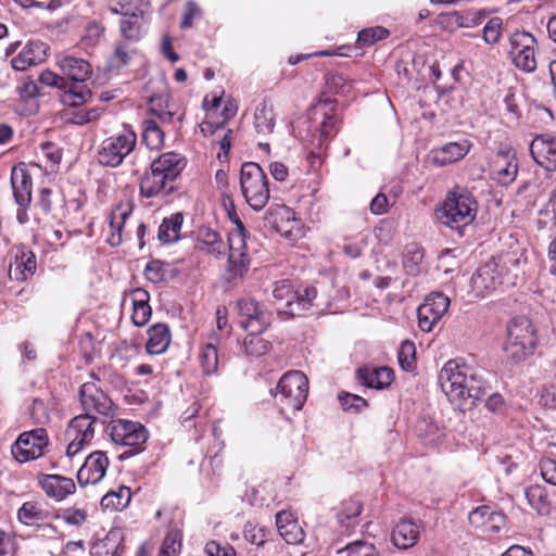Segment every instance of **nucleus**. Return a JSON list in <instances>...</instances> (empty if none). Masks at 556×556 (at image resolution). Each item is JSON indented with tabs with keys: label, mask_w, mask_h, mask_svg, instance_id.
Here are the masks:
<instances>
[{
	"label": "nucleus",
	"mask_w": 556,
	"mask_h": 556,
	"mask_svg": "<svg viewBox=\"0 0 556 556\" xmlns=\"http://www.w3.org/2000/svg\"><path fill=\"white\" fill-rule=\"evenodd\" d=\"M485 371L456 358L445 363L439 372V382L448 400L460 409L471 408L491 390Z\"/></svg>",
	"instance_id": "nucleus-1"
},
{
	"label": "nucleus",
	"mask_w": 556,
	"mask_h": 556,
	"mask_svg": "<svg viewBox=\"0 0 556 556\" xmlns=\"http://www.w3.org/2000/svg\"><path fill=\"white\" fill-rule=\"evenodd\" d=\"M185 166V157L180 154L174 152L161 154L151 163L150 172L142 176L140 194L146 198H153L161 192L172 193L175 190L173 182L181 174Z\"/></svg>",
	"instance_id": "nucleus-2"
},
{
	"label": "nucleus",
	"mask_w": 556,
	"mask_h": 556,
	"mask_svg": "<svg viewBox=\"0 0 556 556\" xmlns=\"http://www.w3.org/2000/svg\"><path fill=\"white\" fill-rule=\"evenodd\" d=\"M58 64L63 75L70 79L68 90L63 93L62 102L68 106L85 103L91 97V91L83 83L90 78L91 65L86 60L70 54L60 56Z\"/></svg>",
	"instance_id": "nucleus-3"
},
{
	"label": "nucleus",
	"mask_w": 556,
	"mask_h": 556,
	"mask_svg": "<svg viewBox=\"0 0 556 556\" xmlns=\"http://www.w3.org/2000/svg\"><path fill=\"white\" fill-rule=\"evenodd\" d=\"M477 210L478 203L473 195L459 189L447 194L442 206L437 210V217L443 225L463 235L462 229L473 222Z\"/></svg>",
	"instance_id": "nucleus-4"
},
{
	"label": "nucleus",
	"mask_w": 556,
	"mask_h": 556,
	"mask_svg": "<svg viewBox=\"0 0 556 556\" xmlns=\"http://www.w3.org/2000/svg\"><path fill=\"white\" fill-rule=\"evenodd\" d=\"M308 394V379L299 371L291 370L286 372L277 383L271 395L281 414L295 413L300 410Z\"/></svg>",
	"instance_id": "nucleus-5"
},
{
	"label": "nucleus",
	"mask_w": 556,
	"mask_h": 556,
	"mask_svg": "<svg viewBox=\"0 0 556 556\" xmlns=\"http://www.w3.org/2000/svg\"><path fill=\"white\" fill-rule=\"evenodd\" d=\"M536 331L526 316H516L507 325V340L504 346L506 356L514 363L525 361L532 355L536 346Z\"/></svg>",
	"instance_id": "nucleus-6"
},
{
	"label": "nucleus",
	"mask_w": 556,
	"mask_h": 556,
	"mask_svg": "<svg viewBox=\"0 0 556 556\" xmlns=\"http://www.w3.org/2000/svg\"><path fill=\"white\" fill-rule=\"evenodd\" d=\"M240 187L248 204L254 211H261L269 200L268 179L263 168L254 162L242 164Z\"/></svg>",
	"instance_id": "nucleus-7"
},
{
	"label": "nucleus",
	"mask_w": 556,
	"mask_h": 556,
	"mask_svg": "<svg viewBox=\"0 0 556 556\" xmlns=\"http://www.w3.org/2000/svg\"><path fill=\"white\" fill-rule=\"evenodd\" d=\"M109 433L115 444L130 447L118 456L119 459L134 456L148 440V431L141 424L125 419L113 420Z\"/></svg>",
	"instance_id": "nucleus-8"
},
{
	"label": "nucleus",
	"mask_w": 556,
	"mask_h": 556,
	"mask_svg": "<svg viewBox=\"0 0 556 556\" xmlns=\"http://www.w3.org/2000/svg\"><path fill=\"white\" fill-rule=\"evenodd\" d=\"M137 136L134 131L118 134L104 139L98 150V162L102 166L117 167L135 149Z\"/></svg>",
	"instance_id": "nucleus-9"
},
{
	"label": "nucleus",
	"mask_w": 556,
	"mask_h": 556,
	"mask_svg": "<svg viewBox=\"0 0 556 556\" xmlns=\"http://www.w3.org/2000/svg\"><path fill=\"white\" fill-rule=\"evenodd\" d=\"M510 46L509 54L515 66L526 73H532L536 68L535 50L538 41L535 37L525 30H515L508 37Z\"/></svg>",
	"instance_id": "nucleus-10"
},
{
	"label": "nucleus",
	"mask_w": 556,
	"mask_h": 556,
	"mask_svg": "<svg viewBox=\"0 0 556 556\" xmlns=\"http://www.w3.org/2000/svg\"><path fill=\"white\" fill-rule=\"evenodd\" d=\"M239 325L251 334H261L270 325V313L254 299H240L237 302Z\"/></svg>",
	"instance_id": "nucleus-11"
},
{
	"label": "nucleus",
	"mask_w": 556,
	"mask_h": 556,
	"mask_svg": "<svg viewBox=\"0 0 556 556\" xmlns=\"http://www.w3.org/2000/svg\"><path fill=\"white\" fill-rule=\"evenodd\" d=\"M97 418L89 414H81L74 417L65 431V438L68 441L66 454L75 456L85 444H88L93 435V424Z\"/></svg>",
	"instance_id": "nucleus-12"
},
{
	"label": "nucleus",
	"mask_w": 556,
	"mask_h": 556,
	"mask_svg": "<svg viewBox=\"0 0 556 556\" xmlns=\"http://www.w3.org/2000/svg\"><path fill=\"white\" fill-rule=\"evenodd\" d=\"M450 299L441 292H434L425 299L418 307V326L425 332H430L434 325L446 314Z\"/></svg>",
	"instance_id": "nucleus-13"
},
{
	"label": "nucleus",
	"mask_w": 556,
	"mask_h": 556,
	"mask_svg": "<svg viewBox=\"0 0 556 556\" xmlns=\"http://www.w3.org/2000/svg\"><path fill=\"white\" fill-rule=\"evenodd\" d=\"M79 400L85 414L97 413L104 417H112L114 414L113 402L94 381L83 383L79 390Z\"/></svg>",
	"instance_id": "nucleus-14"
},
{
	"label": "nucleus",
	"mask_w": 556,
	"mask_h": 556,
	"mask_svg": "<svg viewBox=\"0 0 556 556\" xmlns=\"http://www.w3.org/2000/svg\"><path fill=\"white\" fill-rule=\"evenodd\" d=\"M472 280L476 288L486 291H493L500 287L514 286V276L505 274L495 257L481 265Z\"/></svg>",
	"instance_id": "nucleus-15"
},
{
	"label": "nucleus",
	"mask_w": 556,
	"mask_h": 556,
	"mask_svg": "<svg viewBox=\"0 0 556 556\" xmlns=\"http://www.w3.org/2000/svg\"><path fill=\"white\" fill-rule=\"evenodd\" d=\"M420 538V525L412 518L402 517L396 521L390 534V541L399 549L414 547Z\"/></svg>",
	"instance_id": "nucleus-16"
},
{
	"label": "nucleus",
	"mask_w": 556,
	"mask_h": 556,
	"mask_svg": "<svg viewBox=\"0 0 556 556\" xmlns=\"http://www.w3.org/2000/svg\"><path fill=\"white\" fill-rule=\"evenodd\" d=\"M530 152L535 163L548 172L556 170V138L549 135L536 136Z\"/></svg>",
	"instance_id": "nucleus-17"
},
{
	"label": "nucleus",
	"mask_w": 556,
	"mask_h": 556,
	"mask_svg": "<svg viewBox=\"0 0 556 556\" xmlns=\"http://www.w3.org/2000/svg\"><path fill=\"white\" fill-rule=\"evenodd\" d=\"M11 186L16 204L25 212L31 203V176L24 164L14 166L11 172Z\"/></svg>",
	"instance_id": "nucleus-18"
},
{
	"label": "nucleus",
	"mask_w": 556,
	"mask_h": 556,
	"mask_svg": "<svg viewBox=\"0 0 556 556\" xmlns=\"http://www.w3.org/2000/svg\"><path fill=\"white\" fill-rule=\"evenodd\" d=\"M36 268L35 253L25 247H18L14 256V263L9 268V277L11 280L25 281L36 273Z\"/></svg>",
	"instance_id": "nucleus-19"
},
{
	"label": "nucleus",
	"mask_w": 556,
	"mask_h": 556,
	"mask_svg": "<svg viewBox=\"0 0 556 556\" xmlns=\"http://www.w3.org/2000/svg\"><path fill=\"white\" fill-rule=\"evenodd\" d=\"M470 149L467 140L462 142H448L440 148H435L430 152V160L434 165L445 166L447 164L462 160Z\"/></svg>",
	"instance_id": "nucleus-20"
},
{
	"label": "nucleus",
	"mask_w": 556,
	"mask_h": 556,
	"mask_svg": "<svg viewBox=\"0 0 556 556\" xmlns=\"http://www.w3.org/2000/svg\"><path fill=\"white\" fill-rule=\"evenodd\" d=\"M109 466V459L102 452L91 453L87 458L83 467L78 471V479L83 483L85 478V484H94L99 482Z\"/></svg>",
	"instance_id": "nucleus-21"
},
{
	"label": "nucleus",
	"mask_w": 556,
	"mask_h": 556,
	"mask_svg": "<svg viewBox=\"0 0 556 556\" xmlns=\"http://www.w3.org/2000/svg\"><path fill=\"white\" fill-rule=\"evenodd\" d=\"M468 519L471 526L484 532H498L504 523V515L493 511L489 506L477 507Z\"/></svg>",
	"instance_id": "nucleus-22"
},
{
	"label": "nucleus",
	"mask_w": 556,
	"mask_h": 556,
	"mask_svg": "<svg viewBox=\"0 0 556 556\" xmlns=\"http://www.w3.org/2000/svg\"><path fill=\"white\" fill-rule=\"evenodd\" d=\"M274 305L278 314L295 316L299 309L295 308L296 291L287 280L277 282L273 290Z\"/></svg>",
	"instance_id": "nucleus-23"
},
{
	"label": "nucleus",
	"mask_w": 556,
	"mask_h": 556,
	"mask_svg": "<svg viewBox=\"0 0 556 556\" xmlns=\"http://www.w3.org/2000/svg\"><path fill=\"white\" fill-rule=\"evenodd\" d=\"M356 377L362 384L382 390L391 384L394 372L391 368L384 366L377 368L362 367L357 369Z\"/></svg>",
	"instance_id": "nucleus-24"
},
{
	"label": "nucleus",
	"mask_w": 556,
	"mask_h": 556,
	"mask_svg": "<svg viewBox=\"0 0 556 556\" xmlns=\"http://www.w3.org/2000/svg\"><path fill=\"white\" fill-rule=\"evenodd\" d=\"M146 351L151 355H160L166 352L172 340L168 325L157 323L152 325L148 331Z\"/></svg>",
	"instance_id": "nucleus-25"
},
{
	"label": "nucleus",
	"mask_w": 556,
	"mask_h": 556,
	"mask_svg": "<svg viewBox=\"0 0 556 556\" xmlns=\"http://www.w3.org/2000/svg\"><path fill=\"white\" fill-rule=\"evenodd\" d=\"M132 314L131 323L136 327H143L148 324L152 315V308L149 305L150 294L142 288L131 290Z\"/></svg>",
	"instance_id": "nucleus-26"
},
{
	"label": "nucleus",
	"mask_w": 556,
	"mask_h": 556,
	"mask_svg": "<svg viewBox=\"0 0 556 556\" xmlns=\"http://www.w3.org/2000/svg\"><path fill=\"white\" fill-rule=\"evenodd\" d=\"M495 260L505 274H510L514 276L515 286L518 275L521 271V266L527 263V257L525 256L523 250L519 247L510 248L509 251L502 252L498 256L495 257Z\"/></svg>",
	"instance_id": "nucleus-27"
},
{
	"label": "nucleus",
	"mask_w": 556,
	"mask_h": 556,
	"mask_svg": "<svg viewBox=\"0 0 556 556\" xmlns=\"http://www.w3.org/2000/svg\"><path fill=\"white\" fill-rule=\"evenodd\" d=\"M198 244L201 251H205L215 257L224 255L226 245L218 232L211 228H202L198 232Z\"/></svg>",
	"instance_id": "nucleus-28"
},
{
	"label": "nucleus",
	"mask_w": 556,
	"mask_h": 556,
	"mask_svg": "<svg viewBox=\"0 0 556 556\" xmlns=\"http://www.w3.org/2000/svg\"><path fill=\"white\" fill-rule=\"evenodd\" d=\"M119 30L124 39L139 41L143 34V13L141 10L122 17Z\"/></svg>",
	"instance_id": "nucleus-29"
},
{
	"label": "nucleus",
	"mask_w": 556,
	"mask_h": 556,
	"mask_svg": "<svg viewBox=\"0 0 556 556\" xmlns=\"http://www.w3.org/2000/svg\"><path fill=\"white\" fill-rule=\"evenodd\" d=\"M336 132V119L333 118V116L325 114V118L323 124L320 125L319 135L317 138L318 142L317 144H315V141H313L315 148L312 149L308 154V159L311 160L312 166H315L316 160L320 163L323 156V146L325 142L329 141L334 136Z\"/></svg>",
	"instance_id": "nucleus-30"
},
{
	"label": "nucleus",
	"mask_w": 556,
	"mask_h": 556,
	"mask_svg": "<svg viewBox=\"0 0 556 556\" xmlns=\"http://www.w3.org/2000/svg\"><path fill=\"white\" fill-rule=\"evenodd\" d=\"M493 178L502 186H508L515 181L518 174V163L509 160L507 155L500 156L493 167Z\"/></svg>",
	"instance_id": "nucleus-31"
},
{
	"label": "nucleus",
	"mask_w": 556,
	"mask_h": 556,
	"mask_svg": "<svg viewBox=\"0 0 556 556\" xmlns=\"http://www.w3.org/2000/svg\"><path fill=\"white\" fill-rule=\"evenodd\" d=\"M182 223L184 215L180 212L175 213L169 217H165L159 227V240L165 244L178 241Z\"/></svg>",
	"instance_id": "nucleus-32"
},
{
	"label": "nucleus",
	"mask_w": 556,
	"mask_h": 556,
	"mask_svg": "<svg viewBox=\"0 0 556 556\" xmlns=\"http://www.w3.org/2000/svg\"><path fill=\"white\" fill-rule=\"evenodd\" d=\"M488 11L484 9L477 11H467L465 13L453 11L445 14L450 24L457 27H475L480 25L486 17Z\"/></svg>",
	"instance_id": "nucleus-33"
},
{
	"label": "nucleus",
	"mask_w": 556,
	"mask_h": 556,
	"mask_svg": "<svg viewBox=\"0 0 556 556\" xmlns=\"http://www.w3.org/2000/svg\"><path fill=\"white\" fill-rule=\"evenodd\" d=\"M131 489H111L101 500V507L111 511L125 509L131 500Z\"/></svg>",
	"instance_id": "nucleus-34"
},
{
	"label": "nucleus",
	"mask_w": 556,
	"mask_h": 556,
	"mask_svg": "<svg viewBox=\"0 0 556 556\" xmlns=\"http://www.w3.org/2000/svg\"><path fill=\"white\" fill-rule=\"evenodd\" d=\"M254 125L258 134L269 135L275 127V114L273 105L266 101L261 102L254 114Z\"/></svg>",
	"instance_id": "nucleus-35"
},
{
	"label": "nucleus",
	"mask_w": 556,
	"mask_h": 556,
	"mask_svg": "<svg viewBox=\"0 0 556 556\" xmlns=\"http://www.w3.org/2000/svg\"><path fill=\"white\" fill-rule=\"evenodd\" d=\"M229 248V273L231 274V278L242 277L249 268L250 260L244 252L247 244L244 247H240L236 249L235 247Z\"/></svg>",
	"instance_id": "nucleus-36"
},
{
	"label": "nucleus",
	"mask_w": 556,
	"mask_h": 556,
	"mask_svg": "<svg viewBox=\"0 0 556 556\" xmlns=\"http://www.w3.org/2000/svg\"><path fill=\"white\" fill-rule=\"evenodd\" d=\"M363 510V503L357 498H350L344 501L341 506V510L338 514L339 522L345 526L348 530L357 525L356 518Z\"/></svg>",
	"instance_id": "nucleus-37"
},
{
	"label": "nucleus",
	"mask_w": 556,
	"mask_h": 556,
	"mask_svg": "<svg viewBox=\"0 0 556 556\" xmlns=\"http://www.w3.org/2000/svg\"><path fill=\"white\" fill-rule=\"evenodd\" d=\"M525 495L529 504L540 514L546 515L552 506V497L547 489H525Z\"/></svg>",
	"instance_id": "nucleus-38"
},
{
	"label": "nucleus",
	"mask_w": 556,
	"mask_h": 556,
	"mask_svg": "<svg viewBox=\"0 0 556 556\" xmlns=\"http://www.w3.org/2000/svg\"><path fill=\"white\" fill-rule=\"evenodd\" d=\"M337 553L344 556H381L375 544L365 540L349 542Z\"/></svg>",
	"instance_id": "nucleus-39"
},
{
	"label": "nucleus",
	"mask_w": 556,
	"mask_h": 556,
	"mask_svg": "<svg viewBox=\"0 0 556 556\" xmlns=\"http://www.w3.org/2000/svg\"><path fill=\"white\" fill-rule=\"evenodd\" d=\"M27 437H29V434H20L11 446L12 456L20 464L39 457V450H30L27 446Z\"/></svg>",
	"instance_id": "nucleus-40"
},
{
	"label": "nucleus",
	"mask_w": 556,
	"mask_h": 556,
	"mask_svg": "<svg viewBox=\"0 0 556 556\" xmlns=\"http://www.w3.org/2000/svg\"><path fill=\"white\" fill-rule=\"evenodd\" d=\"M169 267V263L160 260H151L144 268V276L153 283L163 282L167 280L168 277H173L172 274L168 275Z\"/></svg>",
	"instance_id": "nucleus-41"
},
{
	"label": "nucleus",
	"mask_w": 556,
	"mask_h": 556,
	"mask_svg": "<svg viewBox=\"0 0 556 556\" xmlns=\"http://www.w3.org/2000/svg\"><path fill=\"white\" fill-rule=\"evenodd\" d=\"M424 252L417 244H409L405 249L403 267L408 275L415 276L419 273V265L422 262Z\"/></svg>",
	"instance_id": "nucleus-42"
},
{
	"label": "nucleus",
	"mask_w": 556,
	"mask_h": 556,
	"mask_svg": "<svg viewBox=\"0 0 556 556\" xmlns=\"http://www.w3.org/2000/svg\"><path fill=\"white\" fill-rule=\"evenodd\" d=\"M164 132L155 121L149 119L143 123L142 141L150 149H157L162 146Z\"/></svg>",
	"instance_id": "nucleus-43"
},
{
	"label": "nucleus",
	"mask_w": 556,
	"mask_h": 556,
	"mask_svg": "<svg viewBox=\"0 0 556 556\" xmlns=\"http://www.w3.org/2000/svg\"><path fill=\"white\" fill-rule=\"evenodd\" d=\"M118 211L119 210L113 212L111 215V219H110L111 235L108 238V243L111 247H117L122 243L123 224L125 223L126 218L130 214V210L123 211V212H118Z\"/></svg>",
	"instance_id": "nucleus-44"
},
{
	"label": "nucleus",
	"mask_w": 556,
	"mask_h": 556,
	"mask_svg": "<svg viewBox=\"0 0 556 556\" xmlns=\"http://www.w3.org/2000/svg\"><path fill=\"white\" fill-rule=\"evenodd\" d=\"M202 370L205 375L216 372L218 365V352L214 343L210 342L204 345L200 354Z\"/></svg>",
	"instance_id": "nucleus-45"
},
{
	"label": "nucleus",
	"mask_w": 556,
	"mask_h": 556,
	"mask_svg": "<svg viewBox=\"0 0 556 556\" xmlns=\"http://www.w3.org/2000/svg\"><path fill=\"white\" fill-rule=\"evenodd\" d=\"M389 30L382 26L364 28L358 33L357 43L361 47H367L389 36Z\"/></svg>",
	"instance_id": "nucleus-46"
},
{
	"label": "nucleus",
	"mask_w": 556,
	"mask_h": 556,
	"mask_svg": "<svg viewBox=\"0 0 556 556\" xmlns=\"http://www.w3.org/2000/svg\"><path fill=\"white\" fill-rule=\"evenodd\" d=\"M258 336L260 334L249 333V336L244 339L243 345L247 354L258 357L269 351L271 346L270 342L260 338Z\"/></svg>",
	"instance_id": "nucleus-47"
},
{
	"label": "nucleus",
	"mask_w": 556,
	"mask_h": 556,
	"mask_svg": "<svg viewBox=\"0 0 556 556\" xmlns=\"http://www.w3.org/2000/svg\"><path fill=\"white\" fill-rule=\"evenodd\" d=\"M415 354H416V348L414 342L412 341H404L399 350L397 358L399 364L404 370H412L415 367Z\"/></svg>",
	"instance_id": "nucleus-48"
},
{
	"label": "nucleus",
	"mask_w": 556,
	"mask_h": 556,
	"mask_svg": "<svg viewBox=\"0 0 556 556\" xmlns=\"http://www.w3.org/2000/svg\"><path fill=\"white\" fill-rule=\"evenodd\" d=\"M229 216L236 228L228 236V245L239 249L245 245L247 229L236 213L229 214Z\"/></svg>",
	"instance_id": "nucleus-49"
},
{
	"label": "nucleus",
	"mask_w": 556,
	"mask_h": 556,
	"mask_svg": "<svg viewBox=\"0 0 556 556\" xmlns=\"http://www.w3.org/2000/svg\"><path fill=\"white\" fill-rule=\"evenodd\" d=\"M503 30V21L501 17H492L483 27V39L489 45L498 42Z\"/></svg>",
	"instance_id": "nucleus-50"
},
{
	"label": "nucleus",
	"mask_w": 556,
	"mask_h": 556,
	"mask_svg": "<svg viewBox=\"0 0 556 556\" xmlns=\"http://www.w3.org/2000/svg\"><path fill=\"white\" fill-rule=\"evenodd\" d=\"M22 434H29L27 437V446L30 450H39V456L42 450L48 445V434L45 428H37L30 431H25Z\"/></svg>",
	"instance_id": "nucleus-51"
},
{
	"label": "nucleus",
	"mask_w": 556,
	"mask_h": 556,
	"mask_svg": "<svg viewBox=\"0 0 556 556\" xmlns=\"http://www.w3.org/2000/svg\"><path fill=\"white\" fill-rule=\"evenodd\" d=\"M278 532L288 544H299L304 539V531L298 520L291 521L287 527L278 529Z\"/></svg>",
	"instance_id": "nucleus-52"
},
{
	"label": "nucleus",
	"mask_w": 556,
	"mask_h": 556,
	"mask_svg": "<svg viewBox=\"0 0 556 556\" xmlns=\"http://www.w3.org/2000/svg\"><path fill=\"white\" fill-rule=\"evenodd\" d=\"M416 432L419 437L428 439L429 442H434L441 437L439 426L427 418L418 420L416 425Z\"/></svg>",
	"instance_id": "nucleus-53"
},
{
	"label": "nucleus",
	"mask_w": 556,
	"mask_h": 556,
	"mask_svg": "<svg viewBox=\"0 0 556 556\" xmlns=\"http://www.w3.org/2000/svg\"><path fill=\"white\" fill-rule=\"evenodd\" d=\"M47 46L41 41H30L22 50L23 54L27 55V60L34 65L41 63L46 58Z\"/></svg>",
	"instance_id": "nucleus-54"
},
{
	"label": "nucleus",
	"mask_w": 556,
	"mask_h": 556,
	"mask_svg": "<svg viewBox=\"0 0 556 556\" xmlns=\"http://www.w3.org/2000/svg\"><path fill=\"white\" fill-rule=\"evenodd\" d=\"M339 401L344 410H352L355 413L361 412L367 406V402L364 397L352 393H341L339 395Z\"/></svg>",
	"instance_id": "nucleus-55"
},
{
	"label": "nucleus",
	"mask_w": 556,
	"mask_h": 556,
	"mask_svg": "<svg viewBox=\"0 0 556 556\" xmlns=\"http://www.w3.org/2000/svg\"><path fill=\"white\" fill-rule=\"evenodd\" d=\"M180 549V535L176 531L167 533L165 536L159 556H176Z\"/></svg>",
	"instance_id": "nucleus-56"
},
{
	"label": "nucleus",
	"mask_w": 556,
	"mask_h": 556,
	"mask_svg": "<svg viewBox=\"0 0 556 556\" xmlns=\"http://www.w3.org/2000/svg\"><path fill=\"white\" fill-rule=\"evenodd\" d=\"M41 509L34 502H26L17 511L21 522L29 525L33 520L39 519Z\"/></svg>",
	"instance_id": "nucleus-57"
},
{
	"label": "nucleus",
	"mask_w": 556,
	"mask_h": 556,
	"mask_svg": "<svg viewBox=\"0 0 556 556\" xmlns=\"http://www.w3.org/2000/svg\"><path fill=\"white\" fill-rule=\"evenodd\" d=\"M316 295L317 290L315 287H307L302 293L296 291L295 308L299 309V314L312 306L313 300Z\"/></svg>",
	"instance_id": "nucleus-58"
},
{
	"label": "nucleus",
	"mask_w": 556,
	"mask_h": 556,
	"mask_svg": "<svg viewBox=\"0 0 556 556\" xmlns=\"http://www.w3.org/2000/svg\"><path fill=\"white\" fill-rule=\"evenodd\" d=\"M39 81L45 86L56 87L64 90V92L68 90V81L64 77H60L50 71L42 72L39 76Z\"/></svg>",
	"instance_id": "nucleus-59"
},
{
	"label": "nucleus",
	"mask_w": 556,
	"mask_h": 556,
	"mask_svg": "<svg viewBox=\"0 0 556 556\" xmlns=\"http://www.w3.org/2000/svg\"><path fill=\"white\" fill-rule=\"evenodd\" d=\"M205 553L208 556H236V551L230 544H219L216 541L207 542Z\"/></svg>",
	"instance_id": "nucleus-60"
},
{
	"label": "nucleus",
	"mask_w": 556,
	"mask_h": 556,
	"mask_svg": "<svg viewBox=\"0 0 556 556\" xmlns=\"http://www.w3.org/2000/svg\"><path fill=\"white\" fill-rule=\"evenodd\" d=\"M38 484L39 486H75L72 479L59 475H41Z\"/></svg>",
	"instance_id": "nucleus-61"
},
{
	"label": "nucleus",
	"mask_w": 556,
	"mask_h": 556,
	"mask_svg": "<svg viewBox=\"0 0 556 556\" xmlns=\"http://www.w3.org/2000/svg\"><path fill=\"white\" fill-rule=\"evenodd\" d=\"M541 476L546 483L556 486V460H543L541 463Z\"/></svg>",
	"instance_id": "nucleus-62"
},
{
	"label": "nucleus",
	"mask_w": 556,
	"mask_h": 556,
	"mask_svg": "<svg viewBox=\"0 0 556 556\" xmlns=\"http://www.w3.org/2000/svg\"><path fill=\"white\" fill-rule=\"evenodd\" d=\"M110 11L125 16L139 11V8L134 4V0H118L115 5H110Z\"/></svg>",
	"instance_id": "nucleus-63"
},
{
	"label": "nucleus",
	"mask_w": 556,
	"mask_h": 556,
	"mask_svg": "<svg viewBox=\"0 0 556 556\" xmlns=\"http://www.w3.org/2000/svg\"><path fill=\"white\" fill-rule=\"evenodd\" d=\"M388 198L383 193H378L370 202V211L372 214L382 215L388 212Z\"/></svg>",
	"instance_id": "nucleus-64"
}]
</instances>
